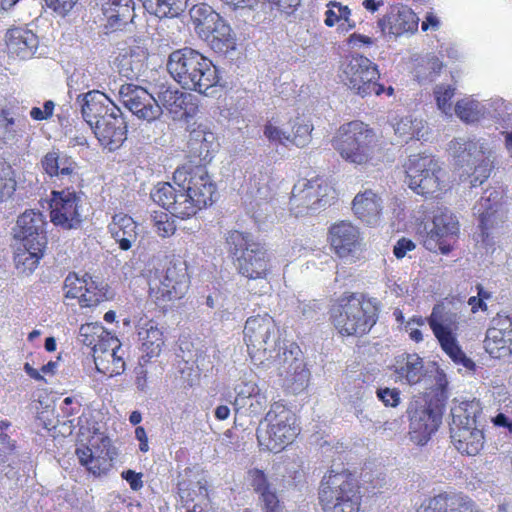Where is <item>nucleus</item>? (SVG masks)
Here are the masks:
<instances>
[{"mask_svg": "<svg viewBox=\"0 0 512 512\" xmlns=\"http://www.w3.org/2000/svg\"><path fill=\"white\" fill-rule=\"evenodd\" d=\"M76 103L90 128H93L98 120L106 119L107 115H113L120 109L105 93L98 90L79 94Z\"/></svg>", "mask_w": 512, "mask_h": 512, "instance_id": "25", "label": "nucleus"}, {"mask_svg": "<svg viewBox=\"0 0 512 512\" xmlns=\"http://www.w3.org/2000/svg\"><path fill=\"white\" fill-rule=\"evenodd\" d=\"M103 11L112 30H122L135 17L133 0H104Z\"/></svg>", "mask_w": 512, "mask_h": 512, "instance_id": "32", "label": "nucleus"}, {"mask_svg": "<svg viewBox=\"0 0 512 512\" xmlns=\"http://www.w3.org/2000/svg\"><path fill=\"white\" fill-rule=\"evenodd\" d=\"M148 52L144 47L135 45L121 49L115 58V65L121 76L138 79L147 69Z\"/></svg>", "mask_w": 512, "mask_h": 512, "instance_id": "29", "label": "nucleus"}, {"mask_svg": "<svg viewBox=\"0 0 512 512\" xmlns=\"http://www.w3.org/2000/svg\"><path fill=\"white\" fill-rule=\"evenodd\" d=\"M343 72L346 85L362 97L380 95L384 91V86L376 82L380 76L377 65L367 57L352 55Z\"/></svg>", "mask_w": 512, "mask_h": 512, "instance_id": "15", "label": "nucleus"}, {"mask_svg": "<svg viewBox=\"0 0 512 512\" xmlns=\"http://www.w3.org/2000/svg\"><path fill=\"white\" fill-rule=\"evenodd\" d=\"M352 209L363 222L376 225L382 211V200L372 190H365L355 196Z\"/></svg>", "mask_w": 512, "mask_h": 512, "instance_id": "34", "label": "nucleus"}, {"mask_svg": "<svg viewBox=\"0 0 512 512\" xmlns=\"http://www.w3.org/2000/svg\"><path fill=\"white\" fill-rule=\"evenodd\" d=\"M470 499L463 494L442 493L422 505L417 512H467Z\"/></svg>", "mask_w": 512, "mask_h": 512, "instance_id": "36", "label": "nucleus"}, {"mask_svg": "<svg viewBox=\"0 0 512 512\" xmlns=\"http://www.w3.org/2000/svg\"><path fill=\"white\" fill-rule=\"evenodd\" d=\"M178 478V495L183 506H187L190 502L195 501L197 497L203 499L208 497L206 480L196 476L192 477L190 469H185L179 474Z\"/></svg>", "mask_w": 512, "mask_h": 512, "instance_id": "38", "label": "nucleus"}, {"mask_svg": "<svg viewBox=\"0 0 512 512\" xmlns=\"http://www.w3.org/2000/svg\"><path fill=\"white\" fill-rule=\"evenodd\" d=\"M81 202V196L69 188L53 191L50 202L51 222L66 230L78 228L82 222Z\"/></svg>", "mask_w": 512, "mask_h": 512, "instance_id": "20", "label": "nucleus"}, {"mask_svg": "<svg viewBox=\"0 0 512 512\" xmlns=\"http://www.w3.org/2000/svg\"><path fill=\"white\" fill-rule=\"evenodd\" d=\"M5 38L8 52L20 59L31 58L39 44L38 37L31 30L23 27L9 29Z\"/></svg>", "mask_w": 512, "mask_h": 512, "instance_id": "31", "label": "nucleus"}, {"mask_svg": "<svg viewBox=\"0 0 512 512\" xmlns=\"http://www.w3.org/2000/svg\"><path fill=\"white\" fill-rule=\"evenodd\" d=\"M45 248L39 247L38 250L24 247V251L19 253L16 257L17 265H23V271L32 272L38 265L39 260L43 257Z\"/></svg>", "mask_w": 512, "mask_h": 512, "instance_id": "52", "label": "nucleus"}, {"mask_svg": "<svg viewBox=\"0 0 512 512\" xmlns=\"http://www.w3.org/2000/svg\"><path fill=\"white\" fill-rule=\"evenodd\" d=\"M264 135L270 140L285 144L286 141L290 142L291 134L279 129L278 127L268 124L264 128Z\"/></svg>", "mask_w": 512, "mask_h": 512, "instance_id": "59", "label": "nucleus"}, {"mask_svg": "<svg viewBox=\"0 0 512 512\" xmlns=\"http://www.w3.org/2000/svg\"><path fill=\"white\" fill-rule=\"evenodd\" d=\"M121 476L129 483L132 490L138 491L143 487L142 473H136L134 470L128 469L123 471Z\"/></svg>", "mask_w": 512, "mask_h": 512, "instance_id": "64", "label": "nucleus"}, {"mask_svg": "<svg viewBox=\"0 0 512 512\" xmlns=\"http://www.w3.org/2000/svg\"><path fill=\"white\" fill-rule=\"evenodd\" d=\"M249 474L251 477L250 485L258 497L274 489L262 470L254 469Z\"/></svg>", "mask_w": 512, "mask_h": 512, "instance_id": "56", "label": "nucleus"}, {"mask_svg": "<svg viewBox=\"0 0 512 512\" xmlns=\"http://www.w3.org/2000/svg\"><path fill=\"white\" fill-rule=\"evenodd\" d=\"M234 391L236 393L235 400L233 402L234 408L237 406H243L245 405V400L252 396H254L256 393L261 391L259 386L252 380L249 381H241L239 384H237L234 388Z\"/></svg>", "mask_w": 512, "mask_h": 512, "instance_id": "53", "label": "nucleus"}, {"mask_svg": "<svg viewBox=\"0 0 512 512\" xmlns=\"http://www.w3.org/2000/svg\"><path fill=\"white\" fill-rule=\"evenodd\" d=\"M194 96L187 92H182L171 86L161 85L154 92V99L159 108L169 111L173 118H182L191 116L196 106L192 103Z\"/></svg>", "mask_w": 512, "mask_h": 512, "instance_id": "26", "label": "nucleus"}, {"mask_svg": "<svg viewBox=\"0 0 512 512\" xmlns=\"http://www.w3.org/2000/svg\"><path fill=\"white\" fill-rule=\"evenodd\" d=\"M312 125L305 123L304 120L297 118L293 126L290 142L297 147H305L311 140Z\"/></svg>", "mask_w": 512, "mask_h": 512, "instance_id": "51", "label": "nucleus"}, {"mask_svg": "<svg viewBox=\"0 0 512 512\" xmlns=\"http://www.w3.org/2000/svg\"><path fill=\"white\" fill-rule=\"evenodd\" d=\"M43 171L51 178L69 182L78 180V165L74 159L59 149H52L41 159Z\"/></svg>", "mask_w": 512, "mask_h": 512, "instance_id": "28", "label": "nucleus"}, {"mask_svg": "<svg viewBox=\"0 0 512 512\" xmlns=\"http://www.w3.org/2000/svg\"><path fill=\"white\" fill-rule=\"evenodd\" d=\"M118 94L121 103L139 119L150 122L161 116V109L154 99V94L144 88L134 84H123Z\"/></svg>", "mask_w": 512, "mask_h": 512, "instance_id": "21", "label": "nucleus"}, {"mask_svg": "<svg viewBox=\"0 0 512 512\" xmlns=\"http://www.w3.org/2000/svg\"><path fill=\"white\" fill-rule=\"evenodd\" d=\"M330 190L328 184L320 178L301 179L293 186L290 197L291 209H298L295 212L298 216L325 207L329 204Z\"/></svg>", "mask_w": 512, "mask_h": 512, "instance_id": "18", "label": "nucleus"}, {"mask_svg": "<svg viewBox=\"0 0 512 512\" xmlns=\"http://www.w3.org/2000/svg\"><path fill=\"white\" fill-rule=\"evenodd\" d=\"M244 402L245 405L234 408L236 414L256 417L265 410L268 401L266 395L262 391H259L249 399L247 398Z\"/></svg>", "mask_w": 512, "mask_h": 512, "instance_id": "50", "label": "nucleus"}, {"mask_svg": "<svg viewBox=\"0 0 512 512\" xmlns=\"http://www.w3.org/2000/svg\"><path fill=\"white\" fill-rule=\"evenodd\" d=\"M449 150L456 165L468 167V178L472 187L482 185L494 168L495 153L482 139L455 138L449 143Z\"/></svg>", "mask_w": 512, "mask_h": 512, "instance_id": "5", "label": "nucleus"}, {"mask_svg": "<svg viewBox=\"0 0 512 512\" xmlns=\"http://www.w3.org/2000/svg\"><path fill=\"white\" fill-rule=\"evenodd\" d=\"M319 503L324 512H358L360 506L359 485L355 476L347 470H330L319 487Z\"/></svg>", "mask_w": 512, "mask_h": 512, "instance_id": "4", "label": "nucleus"}, {"mask_svg": "<svg viewBox=\"0 0 512 512\" xmlns=\"http://www.w3.org/2000/svg\"><path fill=\"white\" fill-rule=\"evenodd\" d=\"M374 135L363 122L353 121L342 125L332 140V145L347 161L363 165L372 157Z\"/></svg>", "mask_w": 512, "mask_h": 512, "instance_id": "10", "label": "nucleus"}, {"mask_svg": "<svg viewBox=\"0 0 512 512\" xmlns=\"http://www.w3.org/2000/svg\"><path fill=\"white\" fill-rule=\"evenodd\" d=\"M393 130L400 139L397 143H407L410 139H423L427 134L428 127L421 119L405 117L393 125Z\"/></svg>", "mask_w": 512, "mask_h": 512, "instance_id": "44", "label": "nucleus"}, {"mask_svg": "<svg viewBox=\"0 0 512 512\" xmlns=\"http://www.w3.org/2000/svg\"><path fill=\"white\" fill-rule=\"evenodd\" d=\"M331 247L343 259L355 261L362 252V242L357 227L341 221L330 228Z\"/></svg>", "mask_w": 512, "mask_h": 512, "instance_id": "23", "label": "nucleus"}, {"mask_svg": "<svg viewBox=\"0 0 512 512\" xmlns=\"http://www.w3.org/2000/svg\"><path fill=\"white\" fill-rule=\"evenodd\" d=\"M491 422L495 427L505 429L506 436H512V414L510 411L499 412L491 418Z\"/></svg>", "mask_w": 512, "mask_h": 512, "instance_id": "58", "label": "nucleus"}, {"mask_svg": "<svg viewBox=\"0 0 512 512\" xmlns=\"http://www.w3.org/2000/svg\"><path fill=\"white\" fill-rule=\"evenodd\" d=\"M187 145L189 153L193 157L199 158L201 165L210 162L219 147L215 134L202 126H198L190 132Z\"/></svg>", "mask_w": 512, "mask_h": 512, "instance_id": "30", "label": "nucleus"}, {"mask_svg": "<svg viewBox=\"0 0 512 512\" xmlns=\"http://www.w3.org/2000/svg\"><path fill=\"white\" fill-rule=\"evenodd\" d=\"M262 512H284V504L279 500L275 488L258 497Z\"/></svg>", "mask_w": 512, "mask_h": 512, "instance_id": "54", "label": "nucleus"}, {"mask_svg": "<svg viewBox=\"0 0 512 512\" xmlns=\"http://www.w3.org/2000/svg\"><path fill=\"white\" fill-rule=\"evenodd\" d=\"M109 230L112 238L123 251L131 249L139 236L138 224L132 217L124 214H117L113 217Z\"/></svg>", "mask_w": 512, "mask_h": 512, "instance_id": "35", "label": "nucleus"}, {"mask_svg": "<svg viewBox=\"0 0 512 512\" xmlns=\"http://www.w3.org/2000/svg\"><path fill=\"white\" fill-rule=\"evenodd\" d=\"M499 207L497 191H490L488 196H482L475 204L474 214L479 217V227L483 235H488V231L501 221Z\"/></svg>", "mask_w": 512, "mask_h": 512, "instance_id": "33", "label": "nucleus"}, {"mask_svg": "<svg viewBox=\"0 0 512 512\" xmlns=\"http://www.w3.org/2000/svg\"><path fill=\"white\" fill-rule=\"evenodd\" d=\"M85 293L80 295V304L84 307H92L98 305L104 299H107V285L102 282L90 278V282H86Z\"/></svg>", "mask_w": 512, "mask_h": 512, "instance_id": "47", "label": "nucleus"}, {"mask_svg": "<svg viewBox=\"0 0 512 512\" xmlns=\"http://www.w3.org/2000/svg\"><path fill=\"white\" fill-rule=\"evenodd\" d=\"M455 88L450 85H437L434 89V95L438 108L448 114L451 111L450 100L454 96Z\"/></svg>", "mask_w": 512, "mask_h": 512, "instance_id": "55", "label": "nucleus"}, {"mask_svg": "<svg viewBox=\"0 0 512 512\" xmlns=\"http://www.w3.org/2000/svg\"><path fill=\"white\" fill-rule=\"evenodd\" d=\"M458 319L456 313L441 312L439 306H435L427 321L442 350L450 359L457 365L473 370L475 363L466 356L455 335L458 329Z\"/></svg>", "mask_w": 512, "mask_h": 512, "instance_id": "13", "label": "nucleus"}, {"mask_svg": "<svg viewBox=\"0 0 512 512\" xmlns=\"http://www.w3.org/2000/svg\"><path fill=\"white\" fill-rule=\"evenodd\" d=\"M80 281V279L77 277L75 273H69L68 276L65 278L64 281V288L67 289L65 293V297L69 299L79 298L80 295L79 292L82 291L83 286H77V283Z\"/></svg>", "mask_w": 512, "mask_h": 512, "instance_id": "57", "label": "nucleus"}, {"mask_svg": "<svg viewBox=\"0 0 512 512\" xmlns=\"http://www.w3.org/2000/svg\"><path fill=\"white\" fill-rule=\"evenodd\" d=\"M187 172L184 191L188 198V204L193 208V216L198 210H201L214 202L216 194V185L209 176L205 165L196 166L185 165L181 167Z\"/></svg>", "mask_w": 512, "mask_h": 512, "instance_id": "19", "label": "nucleus"}, {"mask_svg": "<svg viewBox=\"0 0 512 512\" xmlns=\"http://www.w3.org/2000/svg\"><path fill=\"white\" fill-rule=\"evenodd\" d=\"M243 333L248 353L253 361L264 364L263 357L276 351L279 331L270 315L249 317Z\"/></svg>", "mask_w": 512, "mask_h": 512, "instance_id": "12", "label": "nucleus"}, {"mask_svg": "<svg viewBox=\"0 0 512 512\" xmlns=\"http://www.w3.org/2000/svg\"><path fill=\"white\" fill-rule=\"evenodd\" d=\"M190 284L186 262L182 259L167 261L160 272L158 283H150L151 290L157 289L156 298L164 301L181 299L188 291Z\"/></svg>", "mask_w": 512, "mask_h": 512, "instance_id": "16", "label": "nucleus"}, {"mask_svg": "<svg viewBox=\"0 0 512 512\" xmlns=\"http://www.w3.org/2000/svg\"><path fill=\"white\" fill-rule=\"evenodd\" d=\"M14 119L8 118L7 113L2 111L0 116V138L4 141L12 140L15 136V130L13 129Z\"/></svg>", "mask_w": 512, "mask_h": 512, "instance_id": "61", "label": "nucleus"}, {"mask_svg": "<svg viewBox=\"0 0 512 512\" xmlns=\"http://www.w3.org/2000/svg\"><path fill=\"white\" fill-rule=\"evenodd\" d=\"M274 9L275 4L273 0H254L251 1L250 5L244 7L241 16L244 17L246 22L260 24L266 21H272L275 18Z\"/></svg>", "mask_w": 512, "mask_h": 512, "instance_id": "45", "label": "nucleus"}, {"mask_svg": "<svg viewBox=\"0 0 512 512\" xmlns=\"http://www.w3.org/2000/svg\"><path fill=\"white\" fill-rule=\"evenodd\" d=\"M14 170L4 160L0 159V202L7 201L16 190Z\"/></svg>", "mask_w": 512, "mask_h": 512, "instance_id": "48", "label": "nucleus"}, {"mask_svg": "<svg viewBox=\"0 0 512 512\" xmlns=\"http://www.w3.org/2000/svg\"><path fill=\"white\" fill-rule=\"evenodd\" d=\"M225 242L237 272L247 279L249 292L266 293L269 288V256L265 245L255 241L252 234L237 230L229 231Z\"/></svg>", "mask_w": 512, "mask_h": 512, "instance_id": "1", "label": "nucleus"}, {"mask_svg": "<svg viewBox=\"0 0 512 512\" xmlns=\"http://www.w3.org/2000/svg\"><path fill=\"white\" fill-rule=\"evenodd\" d=\"M455 113L461 120L471 123L480 118L483 114V107L478 101L466 98L456 103Z\"/></svg>", "mask_w": 512, "mask_h": 512, "instance_id": "49", "label": "nucleus"}, {"mask_svg": "<svg viewBox=\"0 0 512 512\" xmlns=\"http://www.w3.org/2000/svg\"><path fill=\"white\" fill-rule=\"evenodd\" d=\"M202 39L208 43L212 50L219 54L227 56L236 49L235 34L223 19L213 26L211 33H207Z\"/></svg>", "mask_w": 512, "mask_h": 512, "instance_id": "37", "label": "nucleus"}, {"mask_svg": "<svg viewBox=\"0 0 512 512\" xmlns=\"http://www.w3.org/2000/svg\"><path fill=\"white\" fill-rule=\"evenodd\" d=\"M139 340L142 341V349L148 358L156 357L160 354L164 345L163 332L157 324L149 321L138 332Z\"/></svg>", "mask_w": 512, "mask_h": 512, "instance_id": "42", "label": "nucleus"}, {"mask_svg": "<svg viewBox=\"0 0 512 512\" xmlns=\"http://www.w3.org/2000/svg\"><path fill=\"white\" fill-rule=\"evenodd\" d=\"M156 232L161 237H167L175 232V226L168 221V215L162 214L155 222Z\"/></svg>", "mask_w": 512, "mask_h": 512, "instance_id": "63", "label": "nucleus"}, {"mask_svg": "<svg viewBox=\"0 0 512 512\" xmlns=\"http://www.w3.org/2000/svg\"><path fill=\"white\" fill-rule=\"evenodd\" d=\"M276 354L267 353L263 357L264 363L274 368L279 377L283 379V385L293 394L302 392L308 385L310 372L306 369L301 350L295 344L280 346L277 344Z\"/></svg>", "mask_w": 512, "mask_h": 512, "instance_id": "8", "label": "nucleus"}, {"mask_svg": "<svg viewBox=\"0 0 512 512\" xmlns=\"http://www.w3.org/2000/svg\"><path fill=\"white\" fill-rule=\"evenodd\" d=\"M512 329L489 328L484 340L485 350L494 358L503 357L511 352Z\"/></svg>", "mask_w": 512, "mask_h": 512, "instance_id": "40", "label": "nucleus"}, {"mask_svg": "<svg viewBox=\"0 0 512 512\" xmlns=\"http://www.w3.org/2000/svg\"><path fill=\"white\" fill-rule=\"evenodd\" d=\"M295 414L283 404L271 405L256 430L259 445L271 452H280L293 442L298 434Z\"/></svg>", "mask_w": 512, "mask_h": 512, "instance_id": "6", "label": "nucleus"}, {"mask_svg": "<svg viewBox=\"0 0 512 512\" xmlns=\"http://www.w3.org/2000/svg\"><path fill=\"white\" fill-rule=\"evenodd\" d=\"M187 172L177 168L173 173V181L176 186L168 182L158 183L151 191V199L169 211L174 217L187 219L193 216V208L188 204L189 195L184 191Z\"/></svg>", "mask_w": 512, "mask_h": 512, "instance_id": "14", "label": "nucleus"}, {"mask_svg": "<svg viewBox=\"0 0 512 512\" xmlns=\"http://www.w3.org/2000/svg\"><path fill=\"white\" fill-rule=\"evenodd\" d=\"M377 396L385 406L396 407L399 404V392L396 389L380 388L377 390Z\"/></svg>", "mask_w": 512, "mask_h": 512, "instance_id": "62", "label": "nucleus"}, {"mask_svg": "<svg viewBox=\"0 0 512 512\" xmlns=\"http://www.w3.org/2000/svg\"><path fill=\"white\" fill-rule=\"evenodd\" d=\"M46 225L42 213L25 211L18 217L15 237L22 242L23 247L39 251V247L46 248L47 245Z\"/></svg>", "mask_w": 512, "mask_h": 512, "instance_id": "22", "label": "nucleus"}, {"mask_svg": "<svg viewBox=\"0 0 512 512\" xmlns=\"http://www.w3.org/2000/svg\"><path fill=\"white\" fill-rule=\"evenodd\" d=\"M395 372L409 384H417L425 375L423 359L416 353H403L396 358Z\"/></svg>", "mask_w": 512, "mask_h": 512, "instance_id": "39", "label": "nucleus"}, {"mask_svg": "<svg viewBox=\"0 0 512 512\" xmlns=\"http://www.w3.org/2000/svg\"><path fill=\"white\" fill-rule=\"evenodd\" d=\"M424 229L427 233L423 241L425 248L446 255L452 249L450 240L457 235L459 225L453 213L447 209H438L432 221L425 224Z\"/></svg>", "mask_w": 512, "mask_h": 512, "instance_id": "17", "label": "nucleus"}, {"mask_svg": "<svg viewBox=\"0 0 512 512\" xmlns=\"http://www.w3.org/2000/svg\"><path fill=\"white\" fill-rule=\"evenodd\" d=\"M419 18L407 6L392 7L378 21V28L383 35L399 36L417 29Z\"/></svg>", "mask_w": 512, "mask_h": 512, "instance_id": "27", "label": "nucleus"}, {"mask_svg": "<svg viewBox=\"0 0 512 512\" xmlns=\"http://www.w3.org/2000/svg\"><path fill=\"white\" fill-rule=\"evenodd\" d=\"M166 66L172 78L186 90L208 95V90L220 82L219 71L212 61L190 47L173 51Z\"/></svg>", "mask_w": 512, "mask_h": 512, "instance_id": "2", "label": "nucleus"}, {"mask_svg": "<svg viewBox=\"0 0 512 512\" xmlns=\"http://www.w3.org/2000/svg\"><path fill=\"white\" fill-rule=\"evenodd\" d=\"M482 407L478 400L463 401L451 408L450 437L454 447L462 454L477 455L484 446L481 425Z\"/></svg>", "mask_w": 512, "mask_h": 512, "instance_id": "3", "label": "nucleus"}, {"mask_svg": "<svg viewBox=\"0 0 512 512\" xmlns=\"http://www.w3.org/2000/svg\"><path fill=\"white\" fill-rule=\"evenodd\" d=\"M331 318L341 334L363 335L376 324L378 308L372 301L352 294L340 299L332 309Z\"/></svg>", "mask_w": 512, "mask_h": 512, "instance_id": "7", "label": "nucleus"}, {"mask_svg": "<svg viewBox=\"0 0 512 512\" xmlns=\"http://www.w3.org/2000/svg\"><path fill=\"white\" fill-rule=\"evenodd\" d=\"M47 7L59 15L69 13L79 0H44Z\"/></svg>", "mask_w": 512, "mask_h": 512, "instance_id": "60", "label": "nucleus"}, {"mask_svg": "<svg viewBox=\"0 0 512 512\" xmlns=\"http://www.w3.org/2000/svg\"><path fill=\"white\" fill-rule=\"evenodd\" d=\"M189 15L194 29L200 38H203L207 33H211L213 26L222 19L212 7L206 4L194 5L189 10Z\"/></svg>", "mask_w": 512, "mask_h": 512, "instance_id": "41", "label": "nucleus"}, {"mask_svg": "<svg viewBox=\"0 0 512 512\" xmlns=\"http://www.w3.org/2000/svg\"><path fill=\"white\" fill-rule=\"evenodd\" d=\"M99 143L108 151L119 149L127 139V122L121 109L106 119L98 120L91 128Z\"/></svg>", "mask_w": 512, "mask_h": 512, "instance_id": "24", "label": "nucleus"}, {"mask_svg": "<svg viewBox=\"0 0 512 512\" xmlns=\"http://www.w3.org/2000/svg\"><path fill=\"white\" fill-rule=\"evenodd\" d=\"M145 10L159 18H174L187 8L188 0H140Z\"/></svg>", "mask_w": 512, "mask_h": 512, "instance_id": "43", "label": "nucleus"}, {"mask_svg": "<svg viewBox=\"0 0 512 512\" xmlns=\"http://www.w3.org/2000/svg\"><path fill=\"white\" fill-rule=\"evenodd\" d=\"M443 409L444 404L440 398L428 402L419 397L410 401L406 412L410 421L411 441L420 446L425 445L441 424Z\"/></svg>", "mask_w": 512, "mask_h": 512, "instance_id": "11", "label": "nucleus"}, {"mask_svg": "<svg viewBox=\"0 0 512 512\" xmlns=\"http://www.w3.org/2000/svg\"><path fill=\"white\" fill-rule=\"evenodd\" d=\"M20 459L18 454L0 453V482L17 484L19 480Z\"/></svg>", "mask_w": 512, "mask_h": 512, "instance_id": "46", "label": "nucleus"}, {"mask_svg": "<svg viewBox=\"0 0 512 512\" xmlns=\"http://www.w3.org/2000/svg\"><path fill=\"white\" fill-rule=\"evenodd\" d=\"M406 169V183L418 195L425 198L437 197L444 187L445 172L431 155H410Z\"/></svg>", "mask_w": 512, "mask_h": 512, "instance_id": "9", "label": "nucleus"}]
</instances>
